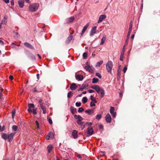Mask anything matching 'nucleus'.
I'll return each mask as SVG.
<instances>
[{
  "label": "nucleus",
  "mask_w": 160,
  "mask_h": 160,
  "mask_svg": "<svg viewBox=\"0 0 160 160\" xmlns=\"http://www.w3.org/2000/svg\"><path fill=\"white\" fill-rule=\"evenodd\" d=\"M15 134V132H12L10 134L4 133L2 135V137L5 140L8 139L9 142H10L12 140L13 137Z\"/></svg>",
  "instance_id": "nucleus-1"
},
{
  "label": "nucleus",
  "mask_w": 160,
  "mask_h": 160,
  "mask_svg": "<svg viewBox=\"0 0 160 160\" xmlns=\"http://www.w3.org/2000/svg\"><path fill=\"white\" fill-rule=\"evenodd\" d=\"M39 4L38 3H33L31 4L29 6V10L30 12H35L38 9Z\"/></svg>",
  "instance_id": "nucleus-2"
},
{
  "label": "nucleus",
  "mask_w": 160,
  "mask_h": 160,
  "mask_svg": "<svg viewBox=\"0 0 160 160\" xmlns=\"http://www.w3.org/2000/svg\"><path fill=\"white\" fill-rule=\"evenodd\" d=\"M112 66V62L111 61H108L106 65V69L108 72H111Z\"/></svg>",
  "instance_id": "nucleus-3"
},
{
  "label": "nucleus",
  "mask_w": 160,
  "mask_h": 160,
  "mask_svg": "<svg viewBox=\"0 0 160 160\" xmlns=\"http://www.w3.org/2000/svg\"><path fill=\"white\" fill-rule=\"evenodd\" d=\"M97 27L96 26L93 27L92 28L90 31V35L92 36L96 33Z\"/></svg>",
  "instance_id": "nucleus-4"
},
{
  "label": "nucleus",
  "mask_w": 160,
  "mask_h": 160,
  "mask_svg": "<svg viewBox=\"0 0 160 160\" xmlns=\"http://www.w3.org/2000/svg\"><path fill=\"white\" fill-rule=\"evenodd\" d=\"M91 88L92 89H94L98 93H99L100 92L101 90V89L97 85H94L92 86L91 87Z\"/></svg>",
  "instance_id": "nucleus-5"
},
{
  "label": "nucleus",
  "mask_w": 160,
  "mask_h": 160,
  "mask_svg": "<svg viewBox=\"0 0 160 160\" xmlns=\"http://www.w3.org/2000/svg\"><path fill=\"white\" fill-rule=\"evenodd\" d=\"M54 137V134L52 132H50L46 136V139L47 140L52 139Z\"/></svg>",
  "instance_id": "nucleus-6"
},
{
  "label": "nucleus",
  "mask_w": 160,
  "mask_h": 160,
  "mask_svg": "<svg viewBox=\"0 0 160 160\" xmlns=\"http://www.w3.org/2000/svg\"><path fill=\"white\" fill-rule=\"evenodd\" d=\"M85 68L88 71L91 72H92L94 71V68L92 66L87 65L85 67Z\"/></svg>",
  "instance_id": "nucleus-7"
},
{
  "label": "nucleus",
  "mask_w": 160,
  "mask_h": 160,
  "mask_svg": "<svg viewBox=\"0 0 160 160\" xmlns=\"http://www.w3.org/2000/svg\"><path fill=\"white\" fill-rule=\"evenodd\" d=\"M93 129L91 126L89 127L87 129V133L90 135H91L92 134L93 132Z\"/></svg>",
  "instance_id": "nucleus-8"
},
{
  "label": "nucleus",
  "mask_w": 160,
  "mask_h": 160,
  "mask_svg": "<svg viewBox=\"0 0 160 160\" xmlns=\"http://www.w3.org/2000/svg\"><path fill=\"white\" fill-rule=\"evenodd\" d=\"M132 24H133L132 22V21H131L130 23L128 31V37H129V36L130 35V33L132 31Z\"/></svg>",
  "instance_id": "nucleus-9"
},
{
  "label": "nucleus",
  "mask_w": 160,
  "mask_h": 160,
  "mask_svg": "<svg viewBox=\"0 0 160 160\" xmlns=\"http://www.w3.org/2000/svg\"><path fill=\"white\" fill-rule=\"evenodd\" d=\"M105 120L108 123H110L111 121V118L109 114H107L105 117Z\"/></svg>",
  "instance_id": "nucleus-10"
},
{
  "label": "nucleus",
  "mask_w": 160,
  "mask_h": 160,
  "mask_svg": "<svg viewBox=\"0 0 160 160\" xmlns=\"http://www.w3.org/2000/svg\"><path fill=\"white\" fill-rule=\"evenodd\" d=\"M125 46H124L123 47L122 51L121 52V56L120 57V60L121 61H122L123 60V56L124 55V52L125 51Z\"/></svg>",
  "instance_id": "nucleus-11"
},
{
  "label": "nucleus",
  "mask_w": 160,
  "mask_h": 160,
  "mask_svg": "<svg viewBox=\"0 0 160 160\" xmlns=\"http://www.w3.org/2000/svg\"><path fill=\"white\" fill-rule=\"evenodd\" d=\"M88 84L86 83H83L81 86V88L78 90V91H82L84 89L88 86Z\"/></svg>",
  "instance_id": "nucleus-12"
},
{
  "label": "nucleus",
  "mask_w": 160,
  "mask_h": 160,
  "mask_svg": "<svg viewBox=\"0 0 160 160\" xmlns=\"http://www.w3.org/2000/svg\"><path fill=\"white\" fill-rule=\"evenodd\" d=\"M106 16L105 15H102L100 16L99 20L98 21V23H100L102 22L103 20L105 19Z\"/></svg>",
  "instance_id": "nucleus-13"
},
{
  "label": "nucleus",
  "mask_w": 160,
  "mask_h": 160,
  "mask_svg": "<svg viewBox=\"0 0 160 160\" xmlns=\"http://www.w3.org/2000/svg\"><path fill=\"white\" fill-rule=\"evenodd\" d=\"M89 26V24L88 23H87L83 27L82 31V32L81 33V35L82 36L83 34L85 32V31L87 29L88 27Z\"/></svg>",
  "instance_id": "nucleus-14"
},
{
  "label": "nucleus",
  "mask_w": 160,
  "mask_h": 160,
  "mask_svg": "<svg viewBox=\"0 0 160 160\" xmlns=\"http://www.w3.org/2000/svg\"><path fill=\"white\" fill-rule=\"evenodd\" d=\"M73 38V36L72 35H70L68 38L65 42V43L68 44L69 43Z\"/></svg>",
  "instance_id": "nucleus-15"
},
{
  "label": "nucleus",
  "mask_w": 160,
  "mask_h": 160,
  "mask_svg": "<svg viewBox=\"0 0 160 160\" xmlns=\"http://www.w3.org/2000/svg\"><path fill=\"white\" fill-rule=\"evenodd\" d=\"M78 87L76 85V84L75 83H72L70 86V89L72 90H75Z\"/></svg>",
  "instance_id": "nucleus-16"
},
{
  "label": "nucleus",
  "mask_w": 160,
  "mask_h": 160,
  "mask_svg": "<svg viewBox=\"0 0 160 160\" xmlns=\"http://www.w3.org/2000/svg\"><path fill=\"white\" fill-rule=\"evenodd\" d=\"M78 132L75 130H73L72 132V136L73 138H77L78 137Z\"/></svg>",
  "instance_id": "nucleus-17"
},
{
  "label": "nucleus",
  "mask_w": 160,
  "mask_h": 160,
  "mask_svg": "<svg viewBox=\"0 0 160 160\" xmlns=\"http://www.w3.org/2000/svg\"><path fill=\"white\" fill-rule=\"evenodd\" d=\"M76 78L78 81H82L83 79V77L82 75L77 74L76 76Z\"/></svg>",
  "instance_id": "nucleus-18"
},
{
  "label": "nucleus",
  "mask_w": 160,
  "mask_h": 160,
  "mask_svg": "<svg viewBox=\"0 0 160 160\" xmlns=\"http://www.w3.org/2000/svg\"><path fill=\"white\" fill-rule=\"evenodd\" d=\"M85 112L90 115L93 114L94 112L93 110L92 109H87L85 111Z\"/></svg>",
  "instance_id": "nucleus-19"
},
{
  "label": "nucleus",
  "mask_w": 160,
  "mask_h": 160,
  "mask_svg": "<svg viewBox=\"0 0 160 160\" xmlns=\"http://www.w3.org/2000/svg\"><path fill=\"white\" fill-rule=\"evenodd\" d=\"M40 107L43 110V113L44 114H45L46 113V108L44 106L42 103H41L40 104Z\"/></svg>",
  "instance_id": "nucleus-20"
},
{
  "label": "nucleus",
  "mask_w": 160,
  "mask_h": 160,
  "mask_svg": "<svg viewBox=\"0 0 160 160\" xmlns=\"http://www.w3.org/2000/svg\"><path fill=\"white\" fill-rule=\"evenodd\" d=\"M24 2V0H19L18 1V3L19 6L21 8H23V3Z\"/></svg>",
  "instance_id": "nucleus-21"
},
{
  "label": "nucleus",
  "mask_w": 160,
  "mask_h": 160,
  "mask_svg": "<svg viewBox=\"0 0 160 160\" xmlns=\"http://www.w3.org/2000/svg\"><path fill=\"white\" fill-rule=\"evenodd\" d=\"M74 118L77 119V121H82L83 119V118L79 115H74Z\"/></svg>",
  "instance_id": "nucleus-22"
},
{
  "label": "nucleus",
  "mask_w": 160,
  "mask_h": 160,
  "mask_svg": "<svg viewBox=\"0 0 160 160\" xmlns=\"http://www.w3.org/2000/svg\"><path fill=\"white\" fill-rule=\"evenodd\" d=\"M24 45H25L26 46H27V47L31 48V49H34V47L33 46H32L31 44H30L27 43V42H25L24 43Z\"/></svg>",
  "instance_id": "nucleus-23"
},
{
  "label": "nucleus",
  "mask_w": 160,
  "mask_h": 160,
  "mask_svg": "<svg viewBox=\"0 0 160 160\" xmlns=\"http://www.w3.org/2000/svg\"><path fill=\"white\" fill-rule=\"evenodd\" d=\"M106 37L105 36H103L102 39H101V42L100 43V45H102V44H104V42H105V41H106Z\"/></svg>",
  "instance_id": "nucleus-24"
},
{
  "label": "nucleus",
  "mask_w": 160,
  "mask_h": 160,
  "mask_svg": "<svg viewBox=\"0 0 160 160\" xmlns=\"http://www.w3.org/2000/svg\"><path fill=\"white\" fill-rule=\"evenodd\" d=\"M100 96L101 98L103 97L105 94V92L104 89L103 88H101V90L100 92Z\"/></svg>",
  "instance_id": "nucleus-25"
},
{
  "label": "nucleus",
  "mask_w": 160,
  "mask_h": 160,
  "mask_svg": "<svg viewBox=\"0 0 160 160\" xmlns=\"http://www.w3.org/2000/svg\"><path fill=\"white\" fill-rule=\"evenodd\" d=\"M52 148V146L51 144L49 145L47 147V150L48 152L49 153L51 152Z\"/></svg>",
  "instance_id": "nucleus-26"
},
{
  "label": "nucleus",
  "mask_w": 160,
  "mask_h": 160,
  "mask_svg": "<svg viewBox=\"0 0 160 160\" xmlns=\"http://www.w3.org/2000/svg\"><path fill=\"white\" fill-rule=\"evenodd\" d=\"M98 79L94 78L92 79V83H96L98 82Z\"/></svg>",
  "instance_id": "nucleus-27"
},
{
  "label": "nucleus",
  "mask_w": 160,
  "mask_h": 160,
  "mask_svg": "<svg viewBox=\"0 0 160 160\" xmlns=\"http://www.w3.org/2000/svg\"><path fill=\"white\" fill-rule=\"evenodd\" d=\"M115 108L114 107H110V112L111 114L112 113L114 112Z\"/></svg>",
  "instance_id": "nucleus-28"
},
{
  "label": "nucleus",
  "mask_w": 160,
  "mask_h": 160,
  "mask_svg": "<svg viewBox=\"0 0 160 160\" xmlns=\"http://www.w3.org/2000/svg\"><path fill=\"white\" fill-rule=\"evenodd\" d=\"M90 100L94 102H97V101L95 99V98L93 97V96L91 95L90 96Z\"/></svg>",
  "instance_id": "nucleus-29"
},
{
  "label": "nucleus",
  "mask_w": 160,
  "mask_h": 160,
  "mask_svg": "<svg viewBox=\"0 0 160 160\" xmlns=\"http://www.w3.org/2000/svg\"><path fill=\"white\" fill-rule=\"evenodd\" d=\"M82 102L84 104L87 102L88 99L86 97H84L82 98Z\"/></svg>",
  "instance_id": "nucleus-30"
},
{
  "label": "nucleus",
  "mask_w": 160,
  "mask_h": 160,
  "mask_svg": "<svg viewBox=\"0 0 160 160\" xmlns=\"http://www.w3.org/2000/svg\"><path fill=\"white\" fill-rule=\"evenodd\" d=\"M72 95L73 93L72 92H69L68 93L67 97L69 98H70L72 96Z\"/></svg>",
  "instance_id": "nucleus-31"
},
{
  "label": "nucleus",
  "mask_w": 160,
  "mask_h": 160,
  "mask_svg": "<svg viewBox=\"0 0 160 160\" xmlns=\"http://www.w3.org/2000/svg\"><path fill=\"white\" fill-rule=\"evenodd\" d=\"M28 107H29V108H34V104L32 103H29L28 105Z\"/></svg>",
  "instance_id": "nucleus-32"
},
{
  "label": "nucleus",
  "mask_w": 160,
  "mask_h": 160,
  "mask_svg": "<svg viewBox=\"0 0 160 160\" xmlns=\"http://www.w3.org/2000/svg\"><path fill=\"white\" fill-rule=\"evenodd\" d=\"M74 19L73 17H71L68 19V22H72L74 20Z\"/></svg>",
  "instance_id": "nucleus-33"
},
{
  "label": "nucleus",
  "mask_w": 160,
  "mask_h": 160,
  "mask_svg": "<svg viewBox=\"0 0 160 160\" xmlns=\"http://www.w3.org/2000/svg\"><path fill=\"white\" fill-rule=\"evenodd\" d=\"M103 62L102 61H100L99 62H98L96 64V67L100 66L102 64Z\"/></svg>",
  "instance_id": "nucleus-34"
},
{
  "label": "nucleus",
  "mask_w": 160,
  "mask_h": 160,
  "mask_svg": "<svg viewBox=\"0 0 160 160\" xmlns=\"http://www.w3.org/2000/svg\"><path fill=\"white\" fill-rule=\"evenodd\" d=\"M12 129L14 131H16L17 130L18 127L16 125H13L12 127Z\"/></svg>",
  "instance_id": "nucleus-35"
},
{
  "label": "nucleus",
  "mask_w": 160,
  "mask_h": 160,
  "mask_svg": "<svg viewBox=\"0 0 160 160\" xmlns=\"http://www.w3.org/2000/svg\"><path fill=\"white\" fill-rule=\"evenodd\" d=\"M101 114H98L97 115L96 117V119L98 120H99L101 118Z\"/></svg>",
  "instance_id": "nucleus-36"
},
{
  "label": "nucleus",
  "mask_w": 160,
  "mask_h": 160,
  "mask_svg": "<svg viewBox=\"0 0 160 160\" xmlns=\"http://www.w3.org/2000/svg\"><path fill=\"white\" fill-rule=\"evenodd\" d=\"M15 113V110L13 109V111H12V117L13 118L14 117Z\"/></svg>",
  "instance_id": "nucleus-37"
},
{
  "label": "nucleus",
  "mask_w": 160,
  "mask_h": 160,
  "mask_svg": "<svg viewBox=\"0 0 160 160\" xmlns=\"http://www.w3.org/2000/svg\"><path fill=\"white\" fill-rule=\"evenodd\" d=\"M84 109L82 107L79 108L78 110V112H81L83 111Z\"/></svg>",
  "instance_id": "nucleus-38"
},
{
  "label": "nucleus",
  "mask_w": 160,
  "mask_h": 160,
  "mask_svg": "<svg viewBox=\"0 0 160 160\" xmlns=\"http://www.w3.org/2000/svg\"><path fill=\"white\" fill-rule=\"evenodd\" d=\"M97 102H94L93 101H92L90 102V106L91 107H92L93 106H95V103H96Z\"/></svg>",
  "instance_id": "nucleus-39"
},
{
  "label": "nucleus",
  "mask_w": 160,
  "mask_h": 160,
  "mask_svg": "<svg viewBox=\"0 0 160 160\" xmlns=\"http://www.w3.org/2000/svg\"><path fill=\"white\" fill-rule=\"evenodd\" d=\"M37 108H33L32 111V113L33 114L35 115L37 114Z\"/></svg>",
  "instance_id": "nucleus-40"
},
{
  "label": "nucleus",
  "mask_w": 160,
  "mask_h": 160,
  "mask_svg": "<svg viewBox=\"0 0 160 160\" xmlns=\"http://www.w3.org/2000/svg\"><path fill=\"white\" fill-rule=\"evenodd\" d=\"M0 98H2V92L3 91V89L2 88H1L0 87Z\"/></svg>",
  "instance_id": "nucleus-41"
},
{
  "label": "nucleus",
  "mask_w": 160,
  "mask_h": 160,
  "mask_svg": "<svg viewBox=\"0 0 160 160\" xmlns=\"http://www.w3.org/2000/svg\"><path fill=\"white\" fill-rule=\"evenodd\" d=\"M7 22V20L5 18H4L2 21V23L5 24Z\"/></svg>",
  "instance_id": "nucleus-42"
},
{
  "label": "nucleus",
  "mask_w": 160,
  "mask_h": 160,
  "mask_svg": "<svg viewBox=\"0 0 160 160\" xmlns=\"http://www.w3.org/2000/svg\"><path fill=\"white\" fill-rule=\"evenodd\" d=\"M5 129V126H3L2 127L1 125H0V131L2 132Z\"/></svg>",
  "instance_id": "nucleus-43"
},
{
  "label": "nucleus",
  "mask_w": 160,
  "mask_h": 160,
  "mask_svg": "<svg viewBox=\"0 0 160 160\" xmlns=\"http://www.w3.org/2000/svg\"><path fill=\"white\" fill-rule=\"evenodd\" d=\"M87 57V53L86 52H84L83 54V57L84 58H86Z\"/></svg>",
  "instance_id": "nucleus-44"
},
{
  "label": "nucleus",
  "mask_w": 160,
  "mask_h": 160,
  "mask_svg": "<svg viewBox=\"0 0 160 160\" xmlns=\"http://www.w3.org/2000/svg\"><path fill=\"white\" fill-rule=\"evenodd\" d=\"M82 121H77V122L78 124L80 125H82L83 124V122H81Z\"/></svg>",
  "instance_id": "nucleus-45"
},
{
  "label": "nucleus",
  "mask_w": 160,
  "mask_h": 160,
  "mask_svg": "<svg viewBox=\"0 0 160 160\" xmlns=\"http://www.w3.org/2000/svg\"><path fill=\"white\" fill-rule=\"evenodd\" d=\"M96 75L100 78H101L102 77L101 75L99 73H96Z\"/></svg>",
  "instance_id": "nucleus-46"
},
{
  "label": "nucleus",
  "mask_w": 160,
  "mask_h": 160,
  "mask_svg": "<svg viewBox=\"0 0 160 160\" xmlns=\"http://www.w3.org/2000/svg\"><path fill=\"white\" fill-rule=\"evenodd\" d=\"M76 106L79 107L81 105V103L80 102H77L76 103Z\"/></svg>",
  "instance_id": "nucleus-47"
},
{
  "label": "nucleus",
  "mask_w": 160,
  "mask_h": 160,
  "mask_svg": "<svg viewBox=\"0 0 160 160\" xmlns=\"http://www.w3.org/2000/svg\"><path fill=\"white\" fill-rule=\"evenodd\" d=\"M48 121L50 124H52V119L48 117Z\"/></svg>",
  "instance_id": "nucleus-48"
},
{
  "label": "nucleus",
  "mask_w": 160,
  "mask_h": 160,
  "mask_svg": "<svg viewBox=\"0 0 160 160\" xmlns=\"http://www.w3.org/2000/svg\"><path fill=\"white\" fill-rule=\"evenodd\" d=\"M111 114L112 115L113 117L115 118L116 115V112H115L113 113H112Z\"/></svg>",
  "instance_id": "nucleus-49"
},
{
  "label": "nucleus",
  "mask_w": 160,
  "mask_h": 160,
  "mask_svg": "<svg viewBox=\"0 0 160 160\" xmlns=\"http://www.w3.org/2000/svg\"><path fill=\"white\" fill-rule=\"evenodd\" d=\"M127 68L126 67H125L124 68H123V72H124V73H125L126 72V71L127 70Z\"/></svg>",
  "instance_id": "nucleus-50"
},
{
  "label": "nucleus",
  "mask_w": 160,
  "mask_h": 160,
  "mask_svg": "<svg viewBox=\"0 0 160 160\" xmlns=\"http://www.w3.org/2000/svg\"><path fill=\"white\" fill-rule=\"evenodd\" d=\"M36 123L37 126V128H39V124L38 122L37 121H36L35 122Z\"/></svg>",
  "instance_id": "nucleus-51"
},
{
  "label": "nucleus",
  "mask_w": 160,
  "mask_h": 160,
  "mask_svg": "<svg viewBox=\"0 0 160 160\" xmlns=\"http://www.w3.org/2000/svg\"><path fill=\"white\" fill-rule=\"evenodd\" d=\"M88 92L90 93H91L94 92V90H89L88 91Z\"/></svg>",
  "instance_id": "nucleus-52"
},
{
  "label": "nucleus",
  "mask_w": 160,
  "mask_h": 160,
  "mask_svg": "<svg viewBox=\"0 0 160 160\" xmlns=\"http://www.w3.org/2000/svg\"><path fill=\"white\" fill-rule=\"evenodd\" d=\"M3 1L6 3H8L9 2V0H3Z\"/></svg>",
  "instance_id": "nucleus-53"
},
{
  "label": "nucleus",
  "mask_w": 160,
  "mask_h": 160,
  "mask_svg": "<svg viewBox=\"0 0 160 160\" xmlns=\"http://www.w3.org/2000/svg\"><path fill=\"white\" fill-rule=\"evenodd\" d=\"M99 128L101 129H102L103 128V126L102 124H100L99 126Z\"/></svg>",
  "instance_id": "nucleus-54"
},
{
  "label": "nucleus",
  "mask_w": 160,
  "mask_h": 160,
  "mask_svg": "<svg viewBox=\"0 0 160 160\" xmlns=\"http://www.w3.org/2000/svg\"><path fill=\"white\" fill-rule=\"evenodd\" d=\"M11 5L12 6L14 5V2L13 0H11Z\"/></svg>",
  "instance_id": "nucleus-55"
},
{
  "label": "nucleus",
  "mask_w": 160,
  "mask_h": 160,
  "mask_svg": "<svg viewBox=\"0 0 160 160\" xmlns=\"http://www.w3.org/2000/svg\"><path fill=\"white\" fill-rule=\"evenodd\" d=\"M28 111L30 113H31L32 112V110H31V108H28Z\"/></svg>",
  "instance_id": "nucleus-56"
},
{
  "label": "nucleus",
  "mask_w": 160,
  "mask_h": 160,
  "mask_svg": "<svg viewBox=\"0 0 160 160\" xmlns=\"http://www.w3.org/2000/svg\"><path fill=\"white\" fill-rule=\"evenodd\" d=\"M120 74H121V73H120V71L119 70H118V75L119 76H120Z\"/></svg>",
  "instance_id": "nucleus-57"
},
{
  "label": "nucleus",
  "mask_w": 160,
  "mask_h": 160,
  "mask_svg": "<svg viewBox=\"0 0 160 160\" xmlns=\"http://www.w3.org/2000/svg\"><path fill=\"white\" fill-rule=\"evenodd\" d=\"M128 38H129V37H128ZM128 39H129V38H128L127 37L126 40V44H128Z\"/></svg>",
  "instance_id": "nucleus-58"
},
{
  "label": "nucleus",
  "mask_w": 160,
  "mask_h": 160,
  "mask_svg": "<svg viewBox=\"0 0 160 160\" xmlns=\"http://www.w3.org/2000/svg\"><path fill=\"white\" fill-rule=\"evenodd\" d=\"M87 124L89 126H91L92 124V123L91 122H88L87 123Z\"/></svg>",
  "instance_id": "nucleus-59"
},
{
  "label": "nucleus",
  "mask_w": 160,
  "mask_h": 160,
  "mask_svg": "<svg viewBox=\"0 0 160 160\" xmlns=\"http://www.w3.org/2000/svg\"><path fill=\"white\" fill-rule=\"evenodd\" d=\"M0 43H1L2 45H4L3 42L1 40H0Z\"/></svg>",
  "instance_id": "nucleus-60"
},
{
  "label": "nucleus",
  "mask_w": 160,
  "mask_h": 160,
  "mask_svg": "<svg viewBox=\"0 0 160 160\" xmlns=\"http://www.w3.org/2000/svg\"><path fill=\"white\" fill-rule=\"evenodd\" d=\"M9 78L11 80H12L13 79V77L12 76L10 75L9 77Z\"/></svg>",
  "instance_id": "nucleus-61"
},
{
  "label": "nucleus",
  "mask_w": 160,
  "mask_h": 160,
  "mask_svg": "<svg viewBox=\"0 0 160 160\" xmlns=\"http://www.w3.org/2000/svg\"><path fill=\"white\" fill-rule=\"evenodd\" d=\"M32 91L33 92H37V90H36V88H34L33 90H32Z\"/></svg>",
  "instance_id": "nucleus-62"
},
{
  "label": "nucleus",
  "mask_w": 160,
  "mask_h": 160,
  "mask_svg": "<svg viewBox=\"0 0 160 160\" xmlns=\"http://www.w3.org/2000/svg\"><path fill=\"white\" fill-rule=\"evenodd\" d=\"M37 78L38 80H39V74L38 73L37 74Z\"/></svg>",
  "instance_id": "nucleus-63"
},
{
  "label": "nucleus",
  "mask_w": 160,
  "mask_h": 160,
  "mask_svg": "<svg viewBox=\"0 0 160 160\" xmlns=\"http://www.w3.org/2000/svg\"><path fill=\"white\" fill-rule=\"evenodd\" d=\"M134 34H133L132 35L131 37V38L132 39H133L134 38Z\"/></svg>",
  "instance_id": "nucleus-64"
}]
</instances>
